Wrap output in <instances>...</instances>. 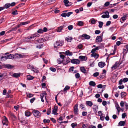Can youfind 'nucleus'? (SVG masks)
<instances>
[{
    "label": "nucleus",
    "mask_w": 128,
    "mask_h": 128,
    "mask_svg": "<svg viewBox=\"0 0 128 128\" xmlns=\"http://www.w3.org/2000/svg\"><path fill=\"white\" fill-rule=\"evenodd\" d=\"M38 33L36 32L34 34L24 39L25 41L27 42H29L32 40H33L35 37L36 36H38Z\"/></svg>",
    "instance_id": "1"
},
{
    "label": "nucleus",
    "mask_w": 128,
    "mask_h": 128,
    "mask_svg": "<svg viewBox=\"0 0 128 128\" xmlns=\"http://www.w3.org/2000/svg\"><path fill=\"white\" fill-rule=\"evenodd\" d=\"M63 42L62 41L59 40L57 41L54 44V48H59L60 46H62L63 45Z\"/></svg>",
    "instance_id": "2"
},
{
    "label": "nucleus",
    "mask_w": 128,
    "mask_h": 128,
    "mask_svg": "<svg viewBox=\"0 0 128 128\" xmlns=\"http://www.w3.org/2000/svg\"><path fill=\"white\" fill-rule=\"evenodd\" d=\"M32 112L34 116L37 118H39L40 117L41 114V113L38 110H33Z\"/></svg>",
    "instance_id": "3"
},
{
    "label": "nucleus",
    "mask_w": 128,
    "mask_h": 128,
    "mask_svg": "<svg viewBox=\"0 0 128 128\" xmlns=\"http://www.w3.org/2000/svg\"><path fill=\"white\" fill-rule=\"evenodd\" d=\"M13 58V54L8 53H6L5 54V56H4V60L7 59H12Z\"/></svg>",
    "instance_id": "4"
},
{
    "label": "nucleus",
    "mask_w": 128,
    "mask_h": 128,
    "mask_svg": "<svg viewBox=\"0 0 128 128\" xmlns=\"http://www.w3.org/2000/svg\"><path fill=\"white\" fill-rule=\"evenodd\" d=\"M11 75L13 77L16 78L20 76V72L17 73H12Z\"/></svg>",
    "instance_id": "5"
},
{
    "label": "nucleus",
    "mask_w": 128,
    "mask_h": 128,
    "mask_svg": "<svg viewBox=\"0 0 128 128\" xmlns=\"http://www.w3.org/2000/svg\"><path fill=\"white\" fill-rule=\"evenodd\" d=\"M110 17L109 12L108 11H106L105 13V14L103 15L102 17L103 18H108Z\"/></svg>",
    "instance_id": "6"
},
{
    "label": "nucleus",
    "mask_w": 128,
    "mask_h": 128,
    "mask_svg": "<svg viewBox=\"0 0 128 128\" xmlns=\"http://www.w3.org/2000/svg\"><path fill=\"white\" fill-rule=\"evenodd\" d=\"M71 62L72 64H79L80 62L79 60L77 59L72 60Z\"/></svg>",
    "instance_id": "7"
},
{
    "label": "nucleus",
    "mask_w": 128,
    "mask_h": 128,
    "mask_svg": "<svg viewBox=\"0 0 128 128\" xmlns=\"http://www.w3.org/2000/svg\"><path fill=\"white\" fill-rule=\"evenodd\" d=\"M78 104H76L74 107V113L76 114H77L78 113Z\"/></svg>",
    "instance_id": "8"
},
{
    "label": "nucleus",
    "mask_w": 128,
    "mask_h": 128,
    "mask_svg": "<svg viewBox=\"0 0 128 128\" xmlns=\"http://www.w3.org/2000/svg\"><path fill=\"white\" fill-rule=\"evenodd\" d=\"M92 54L91 55V56L92 57H94L96 59L98 58L99 55L98 54H97L96 52H92Z\"/></svg>",
    "instance_id": "9"
},
{
    "label": "nucleus",
    "mask_w": 128,
    "mask_h": 128,
    "mask_svg": "<svg viewBox=\"0 0 128 128\" xmlns=\"http://www.w3.org/2000/svg\"><path fill=\"white\" fill-rule=\"evenodd\" d=\"M106 65L105 63L104 62H101L98 63V65L100 68H103Z\"/></svg>",
    "instance_id": "10"
},
{
    "label": "nucleus",
    "mask_w": 128,
    "mask_h": 128,
    "mask_svg": "<svg viewBox=\"0 0 128 128\" xmlns=\"http://www.w3.org/2000/svg\"><path fill=\"white\" fill-rule=\"evenodd\" d=\"M57 108H58L56 106L54 107L52 110V114H54L55 115H56L57 114Z\"/></svg>",
    "instance_id": "11"
},
{
    "label": "nucleus",
    "mask_w": 128,
    "mask_h": 128,
    "mask_svg": "<svg viewBox=\"0 0 128 128\" xmlns=\"http://www.w3.org/2000/svg\"><path fill=\"white\" fill-rule=\"evenodd\" d=\"M102 40V38L100 36H98L96 39V42H100Z\"/></svg>",
    "instance_id": "12"
},
{
    "label": "nucleus",
    "mask_w": 128,
    "mask_h": 128,
    "mask_svg": "<svg viewBox=\"0 0 128 128\" xmlns=\"http://www.w3.org/2000/svg\"><path fill=\"white\" fill-rule=\"evenodd\" d=\"M118 64V62H116L113 66L111 67V68L112 70L116 69L117 68Z\"/></svg>",
    "instance_id": "13"
},
{
    "label": "nucleus",
    "mask_w": 128,
    "mask_h": 128,
    "mask_svg": "<svg viewBox=\"0 0 128 128\" xmlns=\"http://www.w3.org/2000/svg\"><path fill=\"white\" fill-rule=\"evenodd\" d=\"M79 58L82 61H86L87 60V58L84 56H79Z\"/></svg>",
    "instance_id": "14"
},
{
    "label": "nucleus",
    "mask_w": 128,
    "mask_h": 128,
    "mask_svg": "<svg viewBox=\"0 0 128 128\" xmlns=\"http://www.w3.org/2000/svg\"><path fill=\"white\" fill-rule=\"evenodd\" d=\"M65 54L67 56H72L73 55V53L70 52L69 50L66 51Z\"/></svg>",
    "instance_id": "15"
},
{
    "label": "nucleus",
    "mask_w": 128,
    "mask_h": 128,
    "mask_svg": "<svg viewBox=\"0 0 128 128\" xmlns=\"http://www.w3.org/2000/svg\"><path fill=\"white\" fill-rule=\"evenodd\" d=\"M125 124V122L124 121H120L118 123V126H124Z\"/></svg>",
    "instance_id": "16"
},
{
    "label": "nucleus",
    "mask_w": 128,
    "mask_h": 128,
    "mask_svg": "<svg viewBox=\"0 0 128 128\" xmlns=\"http://www.w3.org/2000/svg\"><path fill=\"white\" fill-rule=\"evenodd\" d=\"M82 36L84 38L86 39H89L90 38V36L86 34H83L82 35Z\"/></svg>",
    "instance_id": "17"
},
{
    "label": "nucleus",
    "mask_w": 128,
    "mask_h": 128,
    "mask_svg": "<svg viewBox=\"0 0 128 128\" xmlns=\"http://www.w3.org/2000/svg\"><path fill=\"white\" fill-rule=\"evenodd\" d=\"M27 79L29 80H33L34 77L31 75H28L26 76Z\"/></svg>",
    "instance_id": "18"
},
{
    "label": "nucleus",
    "mask_w": 128,
    "mask_h": 128,
    "mask_svg": "<svg viewBox=\"0 0 128 128\" xmlns=\"http://www.w3.org/2000/svg\"><path fill=\"white\" fill-rule=\"evenodd\" d=\"M98 109V106H95L94 107H93V111L95 112V113H96L97 112Z\"/></svg>",
    "instance_id": "19"
},
{
    "label": "nucleus",
    "mask_w": 128,
    "mask_h": 128,
    "mask_svg": "<svg viewBox=\"0 0 128 128\" xmlns=\"http://www.w3.org/2000/svg\"><path fill=\"white\" fill-rule=\"evenodd\" d=\"M86 104L87 105L90 107H91L93 105L92 102L90 101H86Z\"/></svg>",
    "instance_id": "20"
},
{
    "label": "nucleus",
    "mask_w": 128,
    "mask_h": 128,
    "mask_svg": "<svg viewBox=\"0 0 128 128\" xmlns=\"http://www.w3.org/2000/svg\"><path fill=\"white\" fill-rule=\"evenodd\" d=\"M90 85L93 86H94L96 85V84L94 82L90 81L89 82Z\"/></svg>",
    "instance_id": "21"
},
{
    "label": "nucleus",
    "mask_w": 128,
    "mask_h": 128,
    "mask_svg": "<svg viewBox=\"0 0 128 128\" xmlns=\"http://www.w3.org/2000/svg\"><path fill=\"white\" fill-rule=\"evenodd\" d=\"M66 40L68 42H70L72 40V38L71 37L68 36L66 37Z\"/></svg>",
    "instance_id": "22"
},
{
    "label": "nucleus",
    "mask_w": 128,
    "mask_h": 128,
    "mask_svg": "<svg viewBox=\"0 0 128 128\" xmlns=\"http://www.w3.org/2000/svg\"><path fill=\"white\" fill-rule=\"evenodd\" d=\"M80 70L83 73H86V70L84 67H80Z\"/></svg>",
    "instance_id": "23"
},
{
    "label": "nucleus",
    "mask_w": 128,
    "mask_h": 128,
    "mask_svg": "<svg viewBox=\"0 0 128 128\" xmlns=\"http://www.w3.org/2000/svg\"><path fill=\"white\" fill-rule=\"evenodd\" d=\"M4 9H7L9 8L10 7V4L9 3H7L6 4L4 5Z\"/></svg>",
    "instance_id": "24"
},
{
    "label": "nucleus",
    "mask_w": 128,
    "mask_h": 128,
    "mask_svg": "<svg viewBox=\"0 0 128 128\" xmlns=\"http://www.w3.org/2000/svg\"><path fill=\"white\" fill-rule=\"evenodd\" d=\"M63 2L64 3L65 5L66 6H69V5H68V4H69V1L68 0H64L63 1Z\"/></svg>",
    "instance_id": "25"
},
{
    "label": "nucleus",
    "mask_w": 128,
    "mask_h": 128,
    "mask_svg": "<svg viewBox=\"0 0 128 128\" xmlns=\"http://www.w3.org/2000/svg\"><path fill=\"white\" fill-rule=\"evenodd\" d=\"M16 56L18 58H22L24 57V56L22 54H15Z\"/></svg>",
    "instance_id": "26"
},
{
    "label": "nucleus",
    "mask_w": 128,
    "mask_h": 128,
    "mask_svg": "<svg viewBox=\"0 0 128 128\" xmlns=\"http://www.w3.org/2000/svg\"><path fill=\"white\" fill-rule=\"evenodd\" d=\"M91 23L93 24H95L96 23V20L94 19H92L90 20Z\"/></svg>",
    "instance_id": "27"
},
{
    "label": "nucleus",
    "mask_w": 128,
    "mask_h": 128,
    "mask_svg": "<svg viewBox=\"0 0 128 128\" xmlns=\"http://www.w3.org/2000/svg\"><path fill=\"white\" fill-rule=\"evenodd\" d=\"M25 116H29L31 115V113L30 112L28 111H26L25 112Z\"/></svg>",
    "instance_id": "28"
},
{
    "label": "nucleus",
    "mask_w": 128,
    "mask_h": 128,
    "mask_svg": "<svg viewBox=\"0 0 128 128\" xmlns=\"http://www.w3.org/2000/svg\"><path fill=\"white\" fill-rule=\"evenodd\" d=\"M64 27L62 26H60L58 27V29L57 30V31L58 32H61L62 30L63 29Z\"/></svg>",
    "instance_id": "29"
},
{
    "label": "nucleus",
    "mask_w": 128,
    "mask_h": 128,
    "mask_svg": "<svg viewBox=\"0 0 128 128\" xmlns=\"http://www.w3.org/2000/svg\"><path fill=\"white\" fill-rule=\"evenodd\" d=\"M98 47H96L95 48L93 49L91 51V52H95L96 51L98 50Z\"/></svg>",
    "instance_id": "30"
},
{
    "label": "nucleus",
    "mask_w": 128,
    "mask_h": 128,
    "mask_svg": "<svg viewBox=\"0 0 128 128\" xmlns=\"http://www.w3.org/2000/svg\"><path fill=\"white\" fill-rule=\"evenodd\" d=\"M70 88V87L68 86H66L64 88V91L65 92H66Z\"/></svg>",
    "instance_id": "31"
},
{
    "label": "nucleus",
    "mask_w": 128,
    "mask_h": 128,
    "mask_svg": "<svg viewBox=\"0 0 128 128\" xmlns=\"http://www.w3.org/2000/svg\"><path fill=\"white\" fill-rule=\"evenodd\" d=\"M36 48H42L43 47V45L41 44H40L39 45H36Z\"/></svg>",
    "instance_id": "32"
},
{
    "label": "nucleus",
    "mask_w": 128,
    "mask_h": 128,
    "mask_svg": "<svg viewBox=\"0 0 128 128\" xmlns=\"http://www.w3.org/2000/svg\"><path fill=\"white\" fill-rule=\"evenodd\" d=\"M77 25L80 26H82L83 25V23L82 21H79L78 22Z\"/></svg>",
    "instance_id": "33"
},
{
    "label": "nucleus",
    "mask_w": 128,
    "mask_h": 128,
    "mask_svg": "<svg viewBox=\"0 0 128 128\" xmlns=\"http://www.w3.org/2000/svg\"><path fill=\"white\" fill-rule=\"evenodd\" d=\"M126 95V93L124 92H122L121 94V96L122 98H124L125 96Z\"/></svg>",
    "instance_id": "34"
},
{
    "label": "nucleus",
    "mask_w": 128,
    "mask_h": 128,
    "mask_svg": "<svg viewBox=\"0 0 128 128\" xmlns=\"http://www.w3.org/2000/svg\"><path fill=\"white\" fill-rule=\"evenodd\" d=\"M116 48L114 47V50L111 51V52H112L110 53L111 55H114L116 52Z\"/></svg>",
    "instance_id": "35"
},
{
    "label": "nucleus",
    "mask_w": 128,
    "mask_h": 128,
    "mask_svg": "<svg viewBox=\"0 0 128 128\" xmlns=\"http://www.w3.org/2000/svg\"><path fill=\"white\" fill-rule=\"evenodd\" d=\"M103 22H99L98 26L100 28H101L102 27L103 24Z\"/></svg>",
    "instance_id": "36"
},
{
    "label": "nucleus",
    "mask_w": 128,
    "mask_h": 128,
    "mask_svg": "<svg viewBox=\"0 0 128 128\" xmlns=\"http://www.w3.org/2000/svg\"><path fill=\"white\" fill-rule=\"evenodd\" d=\"M63 61V60H62V59L60 58H59L57 60V62L58 63V64H60L62 63Z\"/></svg>",
    "instance_id": "37"
},
{
    "label": "nucleus",
    "mask_w": 128,
    "mask_h": 128,
    "mask_svg": "<svg viewBox=\"0 0 128 128\" xmlns=\"http://www.w3.org/2000/svg\"><path fill=\"white\" fill-rule=\"evenodd\" d=\"M99 73L98 72H96L93 74V76L94 77H96L99 75Z\"/></svg>",
    "instance_id": "38"
},
{
    "label": "nucleus",
    "mask_w": 128,
    "mask_h": 128,
    "mask_svg": "<svg viewBox=\"0 0 128 128\" xmlns=\"http://www.w3.org/2000/svg\"><path fill=\"white\" fill-rule=\"evenodd\" d=\"M77 125V124L76 123H72L71 126L72 128H74Z\"/></svg>",
    "instance_id": "39"
},
{
    "label": "nucleus",
    "mask_w": 128,
    "mask_h": 128,
    "mask_svg": "<svg viewBox=\"0 0 128 128\" xmlns=\"http://www.w3.org/2000/svg\"><path fill=\"white\" fill-rule=\"evenodd\" d=\"M103 73H102V74H103V76H102L101 77H100V78H103L104 77V76L105 75V74L106 72V71L105 70H103Z\"/></svg>",
    "instance_id": "40"
},
{
    "label": "nucleus",
    "mask_w": 128,
    "mask_h": 128,
    "mask_svg": "<svg viewBox=\"0 0 128 128\" xmlns=\"http://www.w3.org/2000/svg\"><path fill=\"white\" fill-rule=\"evenodd\" d=\"M51 109L50 108H49L48 109V110L47 112V114L48 115H49L51 113Z\"/></svg>",
    "instance_id": "41"
},
{
    "label": "nucleus",
    "mask_w": 128,
    "mask_h": 128,
    "mask_svg": "<svg viewBox=\"0 0 128 128\" xmlns=\"http://www.w3.org/2000/svg\"><path fill=\"white\" fill-rule=\"evenodd\" d=\"M128 14L124 15V16L122 18V20L124 21L126 20V17L127 16Z\"/></svg>",
    "instance_id": "42"
},
{
    "label": "nucleus",
    "mask_w": 128,
    "mask_h": 128,
    "mask_svg": "<svg viewBox=\"0 0 128 128\" xmlns=\"http://www.w3.org/2000/svg\"><path fill=\"white\" fill-rule=\"evenodd\" d=\"M37 33H38L39 34H41L43 33V32L42 31V30L41 28H40L37 31Z\"/></svg>",
    "instance_id": "43"
},
{
    "label": "nucleus",
    "mask_w": 128,
    "mask_h": 128,
    "mask_svg": "<svg viewBox=\"0 0 128 128\" xmlns=\"http://www.w3.org/2000/svg\"><path fill=\"white\" fill-rule=\"evenodd\" d=\"M50 120H46L44 119L43 120V122L44 123H49L50 122Z\"/></svg>",
    "instance_id": "44"
},
{
    "label": "nucleus",
    "mask_w": 128,
    "mask_h": 128,
    "mask_svg": "<svg viewBox=\"0 0 128 128\" xmlns=\"http://www.w3.org/2000/svg\"><path fill=\"white\" fill-rule=\"evenodd\" d=\"M50 69L53 72H55L56 70V69L54 68L50 67Z\"/></svg>",
    "instance_id": "45"
},
{
    "label": "nucleus",
    "mask_w": 128,
    "mask_h": 128,
    "mask_svg": "<svg viewBox=\"0 0 128 128\" xmlns=\"http://www.w3.org/2000/svg\"><path fill=\"white\" fill-rule=\"evenodd\" d=\"M128 52V51L126 49V48H124L123 50V53L124 54H126V53H127Z\"/></svg>",
    "instance_id": "46"
},
{
    "label": "nucleus",
    "mask_w": 128,
    "mask_h": 128,
    "mask_svg": "<svg viewBox=\"0 0 128 128\" xmlns=\"http://www.w3.org/2000/svg\"><path fill=\"white\" fill-rule=\"evenodd\" d=\"M8 122H6L5 121H4L3 120H2V123L3 124V126L5 125L6 126H8V124H7Z\"/></svg>",
    "instance_id": "47"
},
{
    "label": "nucleus",
    "mask_w": 128,
    "mask_h": 128,
    "mask_svg": "<svg viewBox=\"0 0 128 128\" xmlns=\"http://www.w3.org/2000/svg\"><path fill=\"white\" fill-rule=\"evenodd\" d=\"M4 60V56H1V55L0 54V61H2Z\"/></svg>",
    "instance_id": "48"
},
{
    "label": "nucleus",
    "mask_w": 128,
    "mask_h": 128,
    "mask_svg": "<svg viewBox=\"0 0 128 128\" xmlns=\"http://www.w3.org/2000/svg\"><path fill=\"white\" fill-rule=\"evenodd\" d=\"M18 14V13L17 12V10H15L12 12V14L14 15H15L17 14Z\"/></svg>",
    "instance_id": "49"
},
{
    "label": "nucleus",
    "mask_w": 128,
    "mask_h": 128,
    "mask_svg": "<svg viewBox=\"0 0 128 128\" xmlns=\"http://www.w3.org/2000/svg\"><path fill=\"white\" fill-rule=\"evenodd\" d=\"M68 29L70 30H72L73 28V26L72 25H70L68 26Z\"/></svg>",
    "instance_id": "50"
},
{
    "label": "nucleus",
    "mask_w": 128,
    "mask_h": 128,
    "mask_svg": "<svg viewBox=\"0 0 128 128\" xmlns=\"http://www.w3.org/2000/svg\"><path fill=\"white\" fill-rule=\"evenodd\" d=\"M75 76L76 78H78L80 77V74L78 73L76 74Z\"/></svg>",
    "instance_id": "51"
},
{
    "label": "nucleus",
    "mask_w": 128,
    "mask_h": 128,
    "mask_svg": "<svg viewBox=\"0 0 128 128\" xmlns=\"http://www.w3.org/2000/svg\"><path fill=\"white\" fill-rule=\"evenodd\" d=\"M66 14H66V13H63L61 14V16L63 17H66L67 16Z\"/></svg>",
    "instance_id": "52"
},
{
    "label": "nucleus",
    "mask_w": 128,
    "mask_h": 128,
    "mask_svg": "<svg viewBox=\"0 0 128 128\" xmlns=\"http://www.w3.org/2000/svg\"><path fill=\"white\" fill-rule=\"evenodd\" d=\"M58 128H64V126L63 125L60 124L59 126H58Z\"/></svg>",
    "instance_id": "53"
},
{
    "label": "nucleus",
    "mask_w": 128,
    "mask_h": 128,
    "mask_svg": "<svg viewBox=\"0 0 128 128\" xmlns=\"http://www.w3.org/2000/svg\"><path fill=\"white\" fill-rule=\"evenodd\" d=\"M123 82L125 83L128 81V78H125L123 80Z\"/></svg>",
    "instance_id": "54"
},
{
    "label": "nucleus",
    "mask_w": 128,
    "mask_h": 128,
    "mask_svg": "<svg viewBox=\"0 0 128 128\" xmlns=\"http://www.w3.org/2000/svg\"><path fill=\"white\" fill-rule=\"evenodd\" d=\"M72 13L73 12H68L67 13H66V14H67V16L69 17L71 14H72Z\"/></svg>",
    "instance_id": "55"
},
{
    "label": "nucleus",
    "mask_w": 128,
    "mask_h": 128,
    "mask_svg": "<svg viewBox=\"0 0 128 128\" xmlns=\"http://www.w3.org/2000/svg\"><path fill=\"white\" fill-rule=\"evenodd\" d=\"M87 112H83L82 113V114L83 116H84L86 115Z\"/></svg>",
    "instance_id": "56"
},
{
    "label": "nucleus",
    "mask_w": 128,
    "mask_h": 128,
    "mask_svg": "<svg viewBox=\"0 0 128 128\" xmlns=\"http://www.w3.org/2000/svg\"><path fill=\"white\" fill-rule=\"evenodd\" d=\"M48 28L46 27H44L43 28V30H42L43 32H46L47 31Z\"/></svg>",
    "instance_id": "57"
},
{
    "label": "nucleus",
    "mask_w": 128,
    "mask_h": 128,
    "mask_svg": "<svg viewBox=\"0 0 128 128\" xmlns=\"http://www.w3.org/2000/svg\"><path fill=\"white\" fill-rule=\"evenodd\" d=\"M27 96L29 98H31L33 96V95L31 94H27Z\"/></svg>",
    "instance_id": "58"
},
{
    "label": "nucleus",
    "mask_w": 128,
    "mask_h": 128,
    "mask_svg": "<svg viewBox=\"0 0 128 128\" xmlns=\"http://www.w3.org/2000/svg\"><path fill=\"white\" fill-rule=\"evenodd\" d=\"M4 121H5L6 122H8V120L6 118L5 116H4V119L2 120Z\"/></svg>",
    "instance_id": "59"
},
{
    "label": "nucleus",
    "mask_w": 128,
    "mask_h": 128,
    "mask_svg": "<svg viewBox=\"0 0 128 128\" xmlns=\"http://www.w3.org/2000/svg\"><path fill=\"white\" fill-rule=\"evenodd\" d=\"M60 58L63 60L65 57L62 54H61L60 55Z\"/></svg>",
    "instance_id": "60"
},
{
    "label": "nucleus",
    "mask_w": 128,
    "mask_h": 128,
    "mask_svg": "<svg viewBox=\"0 0 128 128\" xmlns=\"http://www.w3.org/2000/svg\"><path fill=\"white\" fill-rule=\"evenodd\" d=\"M28 23V22H21L20 24H22V25H24L27 24Z\"/></svg>",
    "instance_id": "61"
},
{
    "label": "nucleus",
    "mask_w": 128,
    "mask_h": 128,
    "mask_svg": "<svg viewBox=\"0 0 128 128\" xmlns=\"http://www.w3.org/2000/svg\"><path fill=\"white\" fill-rule=\"evenodd\" d=\"M100 30H96L95 31V34H98L100 33Z\"/></svg>",
    "instance_id": "62"
},
{
    "label": "nucleus",
    "mask_w": 128,
    "mask_h": 128,
    "mask_svg": "<svg viewBox=\"0 0 128 128\" xmlns=\"http://www.w3.org/2000/svg\"><path fill=\"white\" fill-rule=\"evenodd\" d=\"M92 4V2H88L87 4V6L88 7H89Z\"/></svg>",
    "instance_id": "63"
},
{
    "label": "nucleus",
    "mask_w": 128,
    "mask_h": 128,
    "mask_svg": "<svg viewBox=\"0 0 128 128\" xmlns=\"http://www.w3.org/2000/svg\"><path fill=\"white\" fill-rule=\"evenodd\" d=\"M110 4V2H106L104 4V5L106 6H108Z\"/></svg>",
    "instance_id": "64"
}]
</instances>
